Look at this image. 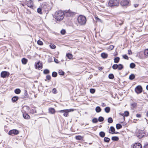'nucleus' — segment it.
<instances>
[{"label":"nucleus","instance_id":"774afa93","mask_svg":"<svg viewBox=\"0 0 148 148\" xmlns=\"http://www.w3.org/2000/svg\"><path fill=\"white\" fill-rule=\"evenodd\" d=\"M147 116H148V112L147 113Z\"/></svg>","mask_w":148,"mask_h":148},{"label":"nucleus","instance_id":"69168bd1","mask_svg":"<svg viewBox=\"0 0 148 148\" xmlns=\"http://www.w3.org/2000/svg\"><path fill=\"white\" fill-rule=\"evenodd\" d=\"M8 11H6V12H4V13H5V14H7L8 13Z\"/></svg>","mask_w":148,"mask_h":148},{"label":"nucleus","instance_id":"72a5a7b5","mask_svg":"<svg viewBox=\"0 0 148 148\" xmlns=\"http://www.w3.org/2000/svg\"><path fill=\"white\" fill-rule=\"evenodd\" d=\"M144 54L145 56L148 57V49H147L145 50L144 51Z\"/></svg>","mask_w":148,"mask_h":148},{"label":"nucleus","instance_id":"4d7b16f0","mask_svg":"<svg viewBox=\"0 0 148 148\" xmlns=\"http://www.w3.org/2000/svg\"><path fill=\"white\" fill-rule=\"evenodd\" d=\"M95 19L97 21L101 22V20L100 18H99L98 17H97L95 16Z\"/></svg>","mask_w":148,"mask_h":148},{"label":"nucleus","instance_id":"ea45409f","mask_svg":"<svg viewBox=\"0 0 148 148\" xmlns=\"http://www.w3.org/2000/svg\"><path fill=\"white\" fill-rule=\"evenodd\" d=\"M109 78L110 79H113L114 77V75L112 74H110L108 75Z\"/></svg>","mask_w":148,"mask_h":148},{"label":"nucleus","instance_id":"a878e982","mask_svg":"<svg viewBox=\"0 0 148 148\" xmlns=\"http://www.w3.org/2000/svg\"><path fill=\"white\" fill-rule=\"evenodd\" d=\"M120 58L119 57H116L114 58V62L115 63H118L119 60Z\"/></svg>","mask_w":148,"mask_h":148},{"label":"nucleus","instance_id":"680f3d73","mask_svg":"<svg viewBox=\"0 0 148 148\" xmlns=\"http://www.w3.org/2000/svg\"><path fill=\"white\" fill-rule=\"evenodd\" d=\"M54 61H55V62L56 63H58V60L57 59H55V60H54Z\"/></svg>","mask_w":148,"mask_h":148},{"label":"nucleus","instance_id":"f704fd0d","mask_svg":"<svg viewBox=\"0 0 148 148\" xmlns=\"http://www.w3.org/2000/svg\"><path fill=\"white\" fill-rule=\"evenodd\" d=\"M116 127L117 129H119L122 128V126L121 125L119 124H117L116 125Z\"/></svg>","mask_w":148,"mask_h":148},{"label":"nucleus","instance_id":"e433bc0d","mask_svg":"<svg viewBox=\"0 0 148 148\" xmlns=\"http://www.w3.org/2000/svg\"><path fill=\"white\" fill-rule=\"evenodd\" d=\"M131 106L133 108H135L137 106V103H134L131 104Z\"/></svg>","mask_w":148,"mask_h":148},{"label":"nucleus","instance_id":"20e7f679","mask_svg":"<svg viewBox=\"0 0 148 148\" xmlns=\"http://www.w3.org/2000/svg\"><path fill=\"white\" fill-rule=\"evenodd\" d=\"M74 111L73 109L64 110L58 111V112L60 113H63V115L64 116L67 117L69 116V113Z\"/></svg>","mask_w":148,"mask_h":148},{"label":"nucleus","instance_id":"cd10ccee","mask_svg":"<svg viewBox=\"0 0 148 148\" xmlns=\"http://www.w3.org/2000/svg\"><path fill=\"white\" fill-rule=\"evenodd\" d=\"M123 68V66L122 64H118V69L119 70H121Z\"/></svg>","mask_w":148,"mask_h":148},{"label":"nucleus","instance_id":"f257e3e1","mask_svg":"<svg viewBox=\"0 0 148 148\" xmlns=\"http://www.w3.org/2000/svg\"><path fill=\"white\" fill-rule=\"evenodd\" d=\"M64 16V13L62 10L56 11L54 15V17L57 21H60L63 18Z\"/></svg>","mask_w":148,"mask_h":148},{"label":"nucleus","instance_id":"79ce46f5","mask_svg":"<svg viewBox=\"0 0 148 148\" xmlns=\"http://www.w3.org/2000/svg\"><path fill=\"white\" fill-rule=\"evenodd\" d=\"M108 123H111L113 122V120L111 117H109L108 120Z\"/></svg>","mask_w":148,"mask_h":148},{"label":"nucleus","instance_id":"9b49d317","mask_svg":"<svg viewBox=\"0 0 148 148\" xmlns=\"http://www.w3.org/2000/svg\"><path fill=\"white\" fill-rule=\"evenodd\" d=\"M24 95L23 96L22 98L23 99H25L28 98V95L27 90H24Z\"/></svg>","mask_w":148,"mask_h":148},{"label":"nucleus","instance_id":"aec40b11","mask_svg":"<svg viewBox=\"0 0 148 148\" xmlns=\"http://www.w3.org/2000/svg\"><path fill=\"white\" fill-rule=\"evenodd\" d=\"M99 135L101 137L103 138L105 136V134L104 132L101 131L99 132Z\"/></svg>","mask_w":148,"mask_h":148},{"label":"nucleus","instance_id":"0eeeda50","mask_svg":"<svg viewBox=\"0 0 148 148\" xmlns=\"http://www.w3.org/2000/svg\"><path fill=\"white\" fill-rule=\"evenodd\" d=\"M136 92L137 94H139L141 93L142 91V88L140 86H137L135 89Z\"/></svg>","mask_w":148,"mask_h":148},{"label":"nucleus","instance_id":"423d86ee","mask_svg":"<svg viewBox=\"0 0 148 148\" xmlns=\"http://www.w3.org/2000/svg\"><path fill=\"white\" fill-rule=\"evenodd\" d=\"M19 133L18 131L16 130H12L9 132V134L10 135L13 136L18 134Z\"/></svg>","mask_w":148,"mask_h":148},{"label":"nucleus","instance_id":"4be33fe9","mask_svg":"<svg viewBox=\"0 0 148 148\" xmlns=\"http://www.w3.org/2000/svg\"><path fill=\"white\" fill-rule=\"evenodd\" d=\"M30 112L32 114L36 113V108H33L31 110Z\"/></svg>","mask_w":148,"mask_h":148},{"label":"nucleus","instance_id":"603ef678","mask_svg":"<svg viewBox=\"0 0 148 148\" xmlns=\"http://www.w3.org/2000/svg\"><path fill=\"white\" fill-rule=\"evenodd\" d=\"M52 92L53 93H56L57 92L56 89L55 88H53L52 90Z\"/></svg>","mask_w":148,"mask_h":148},{"label":"nucleus","instance_id":"8fccbe9b","mask_svg":"<svg viewBox=\"0 0 148 148\" xmlns=\"http://www.w3.org/2000/svg\"><path fill=\"white\" fill-rule=\"evenodd\" d=\"M123 58L125 59H126V60H128L129 59V58H128V56L126 55H124L123 56Z\"/></svg>","mask_w":148,"mask_h":148},{"label":"nucleus","instance_id":"f8f14e48","mask_svg":"<svg viewBox=\"0 0 148 148\" xmlns=\"http://www.w3.org/2000/svg\"><path fill=\"white\" fill-rule=\"evenodd\" d=\"M36 67L38 68L39 69H40L42 68V64L40 62H38L36 64Z\"/></svg>","mask_w":148,"mask_h":148},{"label":"nucleus","instance_id":"09e8293b","mask_svg":"<svg viewBox=\"0 0 148 148\" xmlns=\"http://www.w3.org/2000/svg\"><path fill=\"white\" fill-rule=\"evenodd\" d=\"M59 74L61 75H63L64 74V72L61 70H60L59 72Z\"/></svg>","mask_w":148,"mask_h":148},{"label":"nucleus","instance_id":"bf43d9fd","mask_svg":"<svg viewBox=\"0 0 148 148\" xmlns=\"http://www.w3.org/2000/svg\"><path fill=\"white\" fill-rule=\"evenodd\" d=\"M128 54L130 55L132 54V52L131 50H128Z\"/></svg>","mask_w":148,"mask_h":148},{"label":"nucleus","instance_id":"2eb2a0df","mask_svg":"<svg viewBox=\"0 0 148 148\" xmlns=\"http://www.w3.org/2000/svg\"><path fill=\"white\" fill-rule=\"evenodd\" d=\"M110 130L112 132L111 133L113 134H117L118 133V132H115V129L114 127L113 126H111L110 127Z\"/></svg>","mask_w":148,"mask_h":148},{"label":"nucleus","instance_id":"6e6552de","mask_svg":"<svg viewBox=\"0 0 148 148\" xmlns=\"http://www.w3.org/2000/svg\"><path fill=\"white\" fill-rule=\"evenodd\" d=\"M9 74L8 72L6 71H2L1 74V77L3 78L6 77L7 76H8Z\"/></svg>","mask_w":148,"mask_h":148},{"label":"nucleus","instance_id":"bb28decb","mask_svg":"<svg viewBox=\"0 0 148 148\" xmlns=\"http://www.w3.org/2000/svg\"><path fill=\"white\" fill-rule=\"evenodd\" d=\"M95 110L97 112H101V109L99 107L97 106Z\"/></svg>","mask_w":148,"mask_h":148},{"label":"nucleus","instance_id":"f3484780","mask_svg":"<svg viewBox=\"0 0 148 148\" xmlns=\"http://www.w3.org/2000/svg\"><path fill=\"white\" fill-rule=\"evenodd\" d=\"M23 116L24 118L26 119H29L30 118L29 116L26 113L23 114Z\"/></svg>","mask_w":148,"mask_h":148},{"label":"nucleus","instance_id":"39448f33","mask_svg":"<svg viewBox=\"0 0 148 148\" xmlns=\"http://www.w3.org/2000/svg\"><path fill=\"white\" fill-rule=\"evenodd\" d=\"M130 0H122L120 2L121 5L123 6H126L129 5Z\"/></svg>","mask_w":148,"mask_h":148},{"label":"nucleus","instance_id":"ddd939ff","mask_svg":"<svg viewBox=\"0 0 148 148\" xmlns=\"http://www.w3.org/2000/svg\"><path fill=\"white\" fill-rule=\"evenodd\" d=\"M140 133L139 134H137V136L139 138H141L143 137V136H144V133H143V132L142 131H140L139 132Z\"/></svg>","mask_w":148,"mask_h":148},{"label":"nucleus","instance_id":"338daca9","mask_svg":"<svg viewBox=\"0 0 148 148\" xmlns=\"http://www.w3.org/2000/svg\"><path fill=\"white\" fill-rule=\"evenodd\" d=\"M146 89L148 90V85H147L146 86Z\"/></svg>","mask_w":148,"mask_h":148},{"label":"nucleus","instance_id":"9d476101","mask_svg":"<svg viewBox=\"0 0 148 148\" xmlns=\"http://www.w3.org/2000/svg\"><path fill=\"white\" fill-rule=\"evenodd\" d=\"M74 15V13L71 11L70 10L66 12V15L68 16H72Z\"/></svg>","mask_w":148,"mask_h":148},{"label":"nucleus","instance_id":"13d9d810","mask_svg":"<svg viewBox=\"0 0 148 148\" xmlns=\"http://www.w3.org/2000/svg\"><path fill=\"white\" fill-rule=\"evenodd\" d=\"M136 116L138 118H140L141 116V115L140 114H136Z\"/></svg>","mask_w":148,"mask_h":148},{"label":"nucleus","instance_id":"2f4dec72","mask_svg":"<svg viewBox=\"0 0 148 148\" xmlns=\"http://www.w3.org/2000/svg\"><path fill=\"white\" fill-rule=\"evenodd\" d=\"M135 77L134 75L133 74H132L129 76V78L131 80H133L135 78Z\"/></svg>","mask_w":148,"mask_h":148},{"label":"nucleus","instance_id":"c03bdc74","mask_svg":"<svg viewBox=\"0 0 148 148\" xmlns=\"http://www.w3.org/2000/svg\"><path fill=\"white\" fill-rule=\"evenodd\" d=\"M92 122L93 123H97L98 122V120L97 118H94L92 120Z\"/></svg>","mask_w":148,"mask_h":148},{"label":"nucleus","instance_id":"6e6d98bb","mask_svg":"<svg viewBox=\"0 0 148 148\" xmlns=\"http://www.w3.org/2000/svg\"><path fill=\"white\" fill-rule=\"evenodd\" d=\"M46 78L47 79L50 80L51 79V77L50 75H49L47 76Z\"/></svg>","mask_w":148,"mask_h":148},{"label":"nucleus","instance_id":"7c9ffc66","mask_svg":"<svg viewBox=\"0 0 148 148\" xmlns=\"http://www.w3.org/2000/svg\"><path fill=\"white\" fill-rule=\"evenodd\" d=\"M50 73L48 69H45L43 71V73L45 74H47L49 73Z\"/></svg>","mask_w":148,"mask_h":148},{"label":"nucleus","instance_id":"473e14b6","mask_svg":"<svg viewBox=\"0 0 148 148\" xmlns=\"http://www.w3.org/2000/svg\"><path fill=\"white\" fill-rule=\"evenodd\" d=\"M118 65L117 64H114L112 66V69H113L115 70L118 69Z\"/></svg>","mask_w":148,"mask_h":148},{"label":"nucleus","instance_id":"5fc2aeb1","mask_svg":"<svg viewBox=\"0 0 148 148\" xmlns=\"http://www.w3.org/2000/svg\"><path fill=\"white\" fill-rule=\"evenodd\" d=\"M90 92L92 93H94L95 92V90L94 89H90Z\"/></svg>","mask_w":148,"mask_h":148},{"label":"nucleus","instance_id":"a19ab883","mask_svg":"<svg viewBox=\"0 0 148 148\" xmlns=\"http://www.w3.org/2000/svg\"><path fill=\"white\" fill-rule=\"evenodd\" d=\"M114 47V46L113 45H110L108 47V49L109 50H111L113 49Z\"/></svg>","mask_w":148,"mask_h":148},{"label":"nucleus","instance_id":"37998d69","mask_svg":"<svg viewBox=\"0 0 148 148\" xmlns=\"http://www.w3.org/2000/svg\"><path fill=\"white\" fill-rule=\"evenodd\" d=\"M50 47L52 49H55L56 48V46L54 44H51L50 45Z\"/></svg>","mask_w":148,"mask_h":148},{"label":"nucleus","instance_id":"4468645a","mask_svg":"<svg viewBox=\"0 0 148 148\" xmlns=\"http://www.w3.org/2000/svg\"><path fill=\"white\" fill-rule=\"evenodd\" d=\"M27 5L28 7L30 8H32L33 6V3L31 0L29 1L27 3Z\"/></svg>","mask_w":148,"mask_h":148},{"label":"nucleus","instance_id":"f03ea898","mask_svg":"<svg viewBox=\"0 0 148 148\" xmlns=\"http://www.w3.org/2000/svg\"><path fill=\"white\" fill-rule=\"evenodd\" d=\"M77 21L78 23L81 25L85 24L86 21V17L83 15L79 16L77 18Z\"/></svg>","mask_w":148,"mask_h":148},{"label":"nucleus","instance_id":"49530a36","mask_svg":"<svg viewBox=\"0 0 148 148\" xmlns=\"http://www.w3.org/2000/svg\"><path fill=\"white\" fill-rule=\"evenodd\" d=\"M123 114L126 116H128L129 115V112L128 111H125Z\"/></svg>","mask_w":148,"mask_h":148},{"label":"nucleus","instance_id":"58836bf2","mask_svg":"<svg viewBox=\"0 0 148 148\" xmlns=\"http://www.w3.org/2000/svg\"><path fill=\"white\" fill-rule=\"evenodd\" d=\"M57 75V73L56 72H53L52 74V76L53 77H56Z\"/></svg>","mask_w":148,"mask_h":148},{"label":"nucleus","instance_id":"c9c22d12","mask_svg":"<svg viewBox=\"0 0 148 148\" xmlns=\"http://www.w3.org/2000/svg\"><path fill=\"white\" fill-rule=\"evenodd\" d=\"M75 138L77 140H81L82 139V137L81 136H75Z\"/></svg>","mask_w":148,"mask_h":148},{"label":"nucleus","instance_id":"c756f323","mask_svg":"<svg viewBox=\"0 0 148 148\" xmlns=\"http://www.w3.org/2000/svg\"><path fill=\"white\" fill-rule=\"evenodd\" d=\"M21 90L18 88L15 89L14 90V92L16 94H19L21 92Z\"/></svg>","mask_w":148,"mask_h":148},{"label":"nucleus","instance_id":"5701e85b","mask_svg":"<svg viewBox=\"0 0 148 148\" xmlns=\"http://www.w3.org/2000/svg\"><path fill=\"white\" fill-rule=\"evenodd\" d=\"M105 112L107 113H109L110 110V108L109 107H106L104 109Z\"/></svg>","mask_w":148,"mask_h":148},{"label":"nucleus","instance_id":"dca6fc26","mask_svg":"<svg viewBox=\"0 0 148 148\" xmlns=\"http://www.w3.org/2000/svg\"><path fill=\"white\" fill-rule=\"evenodd\" d=\"M49 112L51 114H53L55 113V110L54 108H50L49 109Z\"/></svg>","mask_w":148,"mask_h":148},{"label":"nucleus","instance_id":"412c9836","mask_svg":"<svg viewBox=\"0 0 148 148\" xmlns=\"http://www.w3.org/2000/svg\"><path fill=\"white\" fill-rule=\"evenodd\" d=\"M22 63L23 64H26L27 61V60L26 58H23L21 60Z\"/></svg>","mask_w":148,"mask_h":148},{"label":"nucleus","instance_id":"0e129e2a","mask_svg":"<svg viewBox=\"0 0 148 148\" xmlns=\"http://www.w3.org/2000/svg\"><path fill=\"white\" fill-rule=\"evenodd\" d=\"M145 148H148V144L146 145Z\"/></svg>","mask_w":148,"mask_h":148},{"label":"nucleus","instance_id":"864d4df0","mask_svg":"<svg viewBox=\"0 0 148 148\" xmlns=\"http://www.w3.org/2000/svg\"><path fill=\"white\" fill-rule=\"evenodd\" d=\"M61 33L62 34L64 35L66 33V31L64 29H62L61 31Z\"/></svg>","mask_w":148,"mask_h":148},{"label":"nucleus","instance_id":"a211bd4d","mask_svg":"<svg viewBox=\"0 0 148 148\" xmlns=\"http://www.w3.org/2000/svg\"><path fill=\"white\" fill-rule=\"evenodd\" d=\"M101 56L103 58H106L108 57V54L105 53H102L101 54Z\"/></svg>","mask_w":148,"mask_h":148},{"label":"nucleus","instance_id":"3c124183","mask_svg":"<svg viewBox=\"0 0 148 148\" xmlns=\"http://www.w3.org/2000/svg\"><path fill=\"white\" fill-rule=\"evenodd\" d=\"M37 12H38L40 14H42V12H41V9L40 8H38L37 9Z\"/></svg>","mask_w":148,"mask_h":148},{"label":"nucleus","instance_id":"7ed1b4c3","mask_svg":"<svg viewBox=\"0 0 148 148\" xmlns=\"http://www.w3.org/2000/svg\"><path fill=\"white\" fill-rule=\"evenodd\" d=\"M119 4V0H110L108 2V5L110 7L118 6Z\"/></svg>","mask_w":148,"mask_h":148},{"label":"nucleus","instance_id":"4c0bfd02","mask_svg":"<svg viewBox=\"0 0 148 148\" xmlns=\"http://www.w3.org/2000/svg\"><path fill=\"white\" fill-rule=\"evenodd\" d=\"M135 64L134 63H132L130 64V67L132 69H133L135 67Z\"/></svg>","mask_w":148,"mask_h":148},{"label":"nucleus","instance_id":"de8ad7c7","mask_svg":"<svg viewBox=\"0 0 148 148\" xmlns=\"http://www.w3.org/2000/svg\"><path fill=\"white\" fill-rule=\"evenodd\" d=\"M103 120V118L101 116H100L98 119V121L100 122L102 121Z\"/></svg>","mask_w":148,"mask_h":148},{"label":"nucleus","instance_id":"a18cd8bd","mask_svg":"<svg viewBox=\"0 0 148 148\" xmlns=\"http://www.w3.org/2000/svg\"><path fill=\"white\" fill-rule=\"evenodd\" d=\"M37 44L39 45H43V42L40 40H38L37 41Z\"/></svg>","mask_w":148,"mask_h":148},{"label":"nucleus","instance_id":"b1692460","mask_svg":"<svg viewBox=\"0 0 148 148\" xmlns=\"http://www.w3.org/2000/svg\"><path fill=\"white\" fill-rule=\"evenodd\" d=\"M119 139V138L117 136H113L112 137V140L114 141H117Z\"/></svg>","mask_w":148,"mask_h":148},{"label":"nucleus","instance_id":"052dcab7","mask_svg":"<svg viewBox=\"0 0 148 148\" xmlns=\"http://www.w3.org/2000/svg\"><path fill=\"white\" fill-rule=\"evenodd\" d=\"M134 6L135 8H136L138 6V4H135L134 5Z\"/></svg>","mask_w":148,"mask_h":148},{"label":"nucleus","instance_id":"1a4fd4ad","mask_svg":"<svg viewBox=\"0 0 148 148\" xmlns=\"http://www.w3.org/2000/svg\"><path fill=\"white\" fill-rule=\"evenodd\" d=\"M133 148H142V146L140 143H136L134 145Z\"/></svg>","mask_w":148,"mask_h":148},{"label":"nucleus","instance_id":"6ab92c4d","mask_svg":"<svg viewBox=\"0 0 148 148\" xmlns=\"http://www.w3.org/2000/svg\"><path fill=\"white\" fill-rule=\"evenodd\" d=\"M66 57H67L69 59H72L73 57V55L71 53H68L66 54Z\"/></svg>","mask_w":148,"mask_h":148},{"label":"nucleus","instance_id":"393cba45","mask_svg":"<svg viewBox=\"0 0 148 148\" xmlns=\"http://www.w3.org/2000/svg\"><path fill=\"white\" fill-rule=\"evenodd\" d=\"M18 98L17 97L15 96L12 98V100L13 102H14L18 100Z\"/></svg>","mask_w":148,"mask_h":148},{"label":"nucleus","instance_id":"e2e57ef3","mask_svg":"<svg viewBox=\"0 0 148 148\" xmlns=\"http://www.w3.org/2000/svg\"><path fill=\"white\" fill-rule=\"evenodd\" d=\"M119 23L120 25H121L123 24V22L122 21H121V22Z\"/></svg>","mask_w":148,"mask_h":148},{"label":"nucleus","instance_id":"c85d7f7f","mask_svg":"<svg viewBox=\"0 0 148 148\" xmlns=\"http://www.w3.org/2000/svg\"><path fill=\"white\" fill-rule=\"evenodd\" d=\"M110 140V139L107 137H105L104 138V141L106 143H108Z\"/></svg>","mask_w":148,"mask_h":148}]
</instances>
